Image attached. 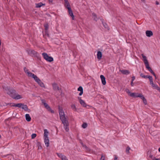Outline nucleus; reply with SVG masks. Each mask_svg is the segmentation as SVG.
Listing matches in <instances>:
<instances>
[{"mask_svg":"<svg viewBox=\"0 0 160 160\" xmlns=\"http://www.w3.org/2000/svg\"><path fill=\"white\" fill-rule=\"evenodd\" d=\"M28 54L31 56H37L38 55V52L32 50H29L28 51Z\"/></svg>","mask_w":160,"mask_h":160,"instance_id":"obj_5","label":"nucleus"},{"mask_svg":"<svg viewBox=\"0 0 160 160\" xmlns=\"http://www.w3.org/2000/svg\"><path fill=\"white\" fill-rule=\"evenodd\" d=\"M65 1V4L68 2V0H64Z\"/></svg>","mask_w":160,"mask_h":160,"instance_id":"obj_57","label":"nucleus"},{"mask_svg":"<svg viewBox=\"0 0 160 160\" xmlns=\"http://www.w3.org/2000/svg\"><path fill=\"white\" fill-rule=\"evenodd\" d=\"M140 76L142 77V78H143V76H144V75H143V74L142 73H141L140 74Z\"/></svg>","mask_w":160,"mask_h":160,"instance_id":"obj_54","label":"nucleus"},{"mask_svg":"<svg viewBox=\"0 0 160 160\" xmlns=\"http://www.w3.org/2000/svg\"><path fill=\"white\" fill-rule=\"evenodd\" d=\"M130 149V148L129 146L127 147L126 150V152L127 154H128L129 153V151Z\"/></svg>","mask_w":160,"mask_h":160,"instance_id":"obj_32","label":"nucleus"},{"mask_svg":"<svg viewBox=\"0 0 160 160\" xmlns=\"http://www.w3.org/2000/svg\"><path fill=\"white\" fill-rule=\"evenodd\" d=\"M45 27V32H47V31L48 29L49 25L48 23H46L44 25Z\"/></svg>","mask_w":160,"mask_h":160,"instance_id":"obj_25","label":"nucleus"},{"mask_svg":"<svg viewBox=\"0 0 160 160\" xmlns=\"http://www.w3.org/2000/svg\"><path fill=\"white\" fill-rule=\"evenodd\" d=\"M10 105L12 107H15L14 105H15V103H10Z\"/></svg>","mask_w":160,"mask_h":160,"instance_id":"obj_48","label":"nucleus"},{"mask_svg":"<svg viewBox=\"0 0 160 160\" xmlns=\"http://www.w3.org/2000/svg\"><path fill=\"white\" fill-rule=\"evenodd\" d=\"M150 77V76H148V75H144V76H143V78H149V77Z\"/></svg>","mask_w":160,"mask_h":160,"instance_id":"obj_45","label":"nucleus"},{"mask_svg":"<svg viewBox=\"0 0 160 160\" xmlns=\"http://www.w3.org/2000/svg\"><path fill=\"white\" fill-rule=\"evenodd\" d=\"M97 58L100 60L102 57V53L100 51H98L97 54Z\"/></svg>","mask_w":160,"mask_h":160,"instance_id":"obj_15","label":"nucleus"},{"mask_svg":"<svg viewBox=\"0 0 160 160\" xmlns=\"http://www.w3.org/2000/svg\"><path fill=\"white\" fill-rule=\"evenodd\" d=\"M48 111H50L52 113H54V111L53 110H52L50 108V109H48Z\"/></svg>","mask_w":160,"mask_h":160,"instance_id":"obj_46","label":"nucleus"},{"mask_svg":"<svg viewBox=\"0 0 160 160\" xmlns=\"http://www.w3.org/2000/svg\"><path fill=\"white\" fill-rule=\"evenodd\" d=\"M149 77V78L148 79L150 81V84L151 85L154 83L153 82V78L151 76H150V77Z\"/></svg>","mask_w":160,"mask_h":160,"instance_id":"obj_29","label":"nucleus"},{"mask_svg":"<svg viewBox=\"0 0 160 160\" xmlns=\"http://www.w3.org/2000/svg\"><path fill=\"white\" fill-rule=\"evenodd\" d=\"M65 5L67 8H68V7H70V5H69V2H68V3L65 4Z\"/></svg>","mask_w":160,"mask_h":160,"instance_id":"obj_42","label":"nucleus"},{"mask_svg":"<svg viewBox=\"0 0 160 160\" xmlns=\"http://www.w3.org/2000/svg\"><path fill=\"white\" fill-rule=\"evenodd\" d=\"M22 109H24L25 111H27L28 110V106L27 105H23L22 106V107H21Z\"/></svg>","mask_w":160,"mask_h":160,"instance_id":"obj_26","label":"nucleus"},{"mask_svg":"<svg viewBox=\"0 0 160 160\" xmlns=\"http://www.w3.org/2000/svg\"><path fill=\"white\" fill-rule=\"evenodd\" d=\"M42 103L44 105V103H46L45 102V101L44 99H41V100Z\"/></svg>","mask_w":160,"mask_h":160,"instance_id":"obj_49","label":"nucleus"},{"mask_svg":"<svg viewBox=\"0 0 160 160\" xmlns=\"http://www.w3.org/2000/svg\"><path fill=\"white\" fill-rule=\"evenodd\" d=\"M133 82L132 81L131 82V85L132 86H133L134 85V84Z\"/></svg>","mask_w":160,"mask_h":160,"instance_id":"obj_53","label":"nucleus"},{"mask_svg":"<svg viewBox=\"0 0 160 160\" xmlns=\"http://www.w3.org/2000/svg\"><path fill=\"white\" fill-rule=\"evenodd\" d=\"M15 95L13 98L16 100H18L22 98V96L19 95L16 92L15 93Z\"/></svg>","mask_w":160,"mask_h":160,"instance_id":"obj_8","label":"nucleus"},{"mask_svg":"<svg viewBox=\"0 0 160 160\" xmlns=\"http://www.w3.org/2000/svg\"><path fill=\"white\" fill-rule=\"evenodd\" d=\"M152 160H160V158H156L154 157L152 158Z\"/></svg>","mask_w":160,"mask_h":160,"instance_id":"obj_51","label":"nucleus"},{"mask_svg":"<svg viewBox=\"0 0 160 160\" xmlns=\"http://www.w3.org/2000/svg\"><path fill=\"white\" fill-rule=\"evenodd\" d=\"M3 88L6 91V92L10 97L13 98L15 95L16 91L14 89H11L10 87H8L2 86Z\"/></svg>","mask_w":160,"mask_h":160,"instance_id":"obj_2","label":"nucleus"},{"mask_svg":"<svg viewBox=\"0 0 160 160\" xmlns=\"http://www.w3.org/2000/svg\"><path fill=\"white\" fill-rule=\"evenodd\" d=\"M138 97L142 99L143 100V99H144L145 98L144 96L142 94H140L139 96H138Z\"/></svg>","mask_w":160,"mask_h":160,"instance_id":"obj_38","label":"nucleus"},{"mask_svg":"<svg viewBox=\"0 0 160 160\" xmlns=\"http://www.w3.org/2000/svg\"><path fill=\"white\" fill-rule=\"evenodd\" d=\"M146 34L148 37H151L153 35V33L151 31L147 30L146 31Z\"/></svg>","mask_w":160,"mask_h":160,"instance_id":"obj_9","label":"nucleus"},{"mask_svg":"<svg viewBox=\"0 0 160 160\" xmlns=\"http://www.w3.org/2000/svg\"><path fill=\"white\" fill-rule=\"evenodd\" d=\"M15 107H18V108H21L23 106V104L21 103H18L17 104H15Z\"/></svg>","mask_w":160,"mask_h":160,"instance_id":"obj_27","label":"nucleus"},{"mask_svg":"<svg viewBox=\"0 0 160 160\" xmlns=\"http://www.w3.org/2000/svg\"><path fill=\"white\" fill-rule=\"evenodd\" d=\"M44 142L46 146L48 147L49 145L48 138H44Z\"/></svg>","mask_w":160,"mask_h":160,"instance_id":"obj_11","label":"nucleus"},{"mask_svg":"<svg viewBox=\"0 0 160 160\" xmlns=\"http://www.w3.org/2000/svg\"><path fill=\"white\" fill-rule=\"evenodd\" d=\"M82 127L84 128H86L87 126V124L86 123H84L82 125Z\"/></svg>","mask_w":160,"mask_h":160,"instance_id":"obj_35","label":"nucleus"},{"mask_svg":"<svg viewBox=\"0 0 160 160\" xmlns=\"http://www.w3.org/2000/svg\"><path fill=\"white\" fill-rule=\"evenodd\" d=\"M135 79V77L134 76H133L132 77V81H133Z\"/></svg>","mask_w":160,"mask_h":160,"instance_id":"obj_52","label":"nucleus"},{"mask_svg":"<svg viewBox=\"0 0 160 160\" xmlns=\"http://www.w3.org/2000/svg\"><path fill=\"white\" fill-rule=\"evenodd\" d=\"M100 77L101 79L102 84L103 85H105L106 84V81L105 77L103 75H101Z\"/></svg>","mask_w":160,"mask_h":160,"instance_id":"obj_10","label":"nucleus"},{"mask_svg":"<svg viewBox=\"0 0 160 160\" xmlns=\"http://www.w3.org/2000/svg\"><path fill=\"white\" fill-rule=\"evenodd\" d=\"M24 70L26 73L27 72H27H28V70L26 67L24 68Z\"/></svg>","mask_w":160,"mask_h":160,"instance_id":"obj_47","label":"nucleus"},{"mask_svg":"<svg viewBox=\"0 0 160 160\" xmlns=\"http://www.w3.org/2000/svg\"><path fill=\"white\" fill-rule=\"evenodd\" d=\"M59 113L60 116V119L63 124L64 127L66 132L69 131V123L68 120L66 118L64 112L62 108L60 106L58 107Z\"/></svg>","mask_w":160,"mask_h":160,"instance_id":"obj_1","label":"nucleus"},{"mask_svg":"<svg viewBox=\"0 0 160 160\" xmlns=\"http://www.w3.org/2000/svg\"><path fill=\"white\" fill-rule=\"evenodd\" d=\"M155 77V79H157V77H156V74H155V76H154Z\"/></svg>","mask_w":160,"mask_h":160,"instance_id":"obj_63","label":"nucleus"},{"mask_svg":"<svg viewBox=\"0 0 160 160\" xmlns=\"http://www.w3.org/2000/svg\"><path fill=\"white\" fill-rule=\"evenodd\" d=\"M102 22L103 24V26L105 27V28H108V25L105 22H104L103 21H102Z\"/></svg>","mask_w":160,"mask_h":160,"instance_id":"obj_37","label":"nucleus"},{"mask_svg":"<svg viewBox=\"0 0 160 160\" xmlns=\"http://www.w3.org/2000/svg\"><path fill=\"white\" fill-rule=\"evenodd\" d=\"M49 2L52 3V2L53 0H48Z\"/></svg>","mask_w":160,"mask_h":160,"instance_id":"obj_59","label":"nucleus"},{"mask_svg":"<svg viewBox=\"0 0 160 160\" xmlns=\"http://www.w3.org/2000/svg\"><path fill=\"white\" fill-rule=\"evenodd\" d=\"M44 106L48 110V109H50V107L49 106V105L47 103H44Z\"/></svg>","mask_w":160,"mask_h":160,"instance_id":"obj_34","label":"nucleus"},{"mask_svg":"<svg viewBox=\"0 0 160 160\" xmlns=\"http://www.w3.org/2000/svg\"><path fill=\"white\" fill-rule=\"evenodd\" d=\"M53 89L54 90H58L61 93V95L62 96V91L61 88H60L57 84L56 83H54L52 84Z\"/></svg>","mask_w":160,"mask_h":160,"instance_id":"obj_4","label":"nucleus"},{"mask_svg":"<svg viewBox=\"0 0 160 160\" xmlns=\"http://www.w3.org/2000/svg\"><path fill=\"white\" fill-rule=\"evenodd\" d=\"M126 92H127V93L130 96V94H131V93H132V92H131L128 89H126Z\"/></svg>","mask_w":160,"mask_h":160,"instance_id":"obj_39","label":"nucleus"},{"mask_svg":"<svg viewBox=\"0 0 160 160\" xmlns=\"http://www.w3.org/2000/svg\"><path fill=\"white\" fill-rule=\"evenodd\" d=\"M158 151H159V152H160V148H159V149H158Z\"/></svg>","mask_w":160,"mask_h":160,"instance_id":"obj_64","label":"nucleus"},{"mask_svg":"<svg viewBox=\"0 0 160 160\" xmlns=\"http://www.w3.org/2000/svg\"><path fill=\"white\" fill-rule=\"evenodd\" d=\"M42 6H45V4H43L42 2L36 4V7L37 8H40Z\"/></svg>","mask_w":160,"mask_h":160,"instance_id":"obj_18","label":"nucleus"},{"mask_svg":"<svg viewBox=\"0 0 160 160\" xmlns=\"http://www.w3.org/2000/svg\"><path fill=\"white\" fill-rule=\"evenodd\" d=\"M140 93H132L130 94V96L133 98H137L138 97Z\"/></svg>","mask_w":160,"mask_h":160,"instance_id":"obj_13","label":"nucleus"},{"mask_svg":"<svg viewBox=\"0 0 160 160\" xmlns=\"http://www.w3.org/2000/svg\"><path fill=\"white\" fill-rule=\"evenodd\" d=\"M68 12L69 15L72 17V19L73 20H74V16L71 8L70 7H68Z\"/></svg>","mask_w":160,"mask_h":160,"instance_id":"obj_7","label":"nucleus"},{"mask_svg":"<svg viewBox=\"0 0 160 160\" xmlns=\"http://www.w3.org/2000/svg\"><path fill=\"white\" fill-rule=\"evenodd\" d=\"M80 104L84 107H86L87 105L85 102L82 100H81L79 102Z\"/></svg>","mask_w":160,"mask_h":160,"instance_id":"obj_19","label":"nucleus"},{"mask_svg":"<svg viewBox=\"0 0 160 160\" xmlns=\"http://www.w3.org/2000/svg\"><path fill=\"white\" fill-rule=\"evenodd\" d=\"M44 58L47 61L51 62L53 60V58L50 56H49L47 53H43L42 54Z\"/></svg>","mask_w":160,"mask_h":160,"instance_id":"obj_3","label":"nucleus"},{"mask_svg":"<svg viewBox=\"0 0 160 160\" xmlns=\"http://www.w3.org/2000/svg\"><path fill=\"white\" fill-rule=\"evenodd\" d=\"M65 5L67 8H68V7H70V5H69V2H68V3L65 4Z\"/></svg>","mask_w":160,"mask_h":160,"instance_id":"obj_43","label":"nucleus"},{"mask_svg":"<svg viewBox=\"0 0 160 160\" xmlns=\"http://www.w3.org/2000/svg\"><path fill=\"white\" fill-rule=\"evenodd\" d=\"M78 91L80 92L79 93V95L81 96L83 93V89L82 88L81 86H80L78 89Z\"/></svg>","mask_w":160,"mask_h":160,"instance_id":"obj_16","label":"nucleus"},{"mask_svg":"<svg viewBox=\"0 0 160 160\" xmlns=\"http://www.w3.org/2000/svg\"><path fill=\"white\" fill-rule=\"evenodd\" d=\"M144 64L146 66V68L148 69V70L149 69H150L151 67H150L149 66V64L148 62H145V63H144Z\"/></svg>","mask_w":160,"mask_h":160,"instance_id":"obj_28","label":"nucleus"},{"mask_svg":"<svg viewBox=\"0 0 160 160\" xmlns=\"http://www.w3.org/2000/svg\"><path fill=\"white\" fill-rule=\"evenodd\" d=\"M82 146L83 147L85 148L86 147H87V146H86V145H84H84H83Z\"/></svg>","mask_w":160,"mask_h":160,"instance_id":"obj_60","label":"nucleus"},{"mask_svg":"<svg viewBox=\"0 0 160 160\" xmlns=\"http://www.w3.org/2000/svg\"><path fill=\"white\" fill-rule=\"evenodd\" d=\"M44 138H48V134L49 133V132L46 129H45L44 130Z\"/></svg>","mask_w":160,"mask_h":160,"instance_id":"obj_14","label":"nucleus"},{"mask_svg":"<svg viewBox=\"0 0 160 160\" xmlns=\"http://www.w3.org/2000/svg\"><path fill=\"white\" fill-rule=\"evenodd\" d=\"M85 148L87 151H89L90 150V149L87 146Z\"/></svg>","mask_w":160,"mask_h":160,"instance_id":"obj_50","label":"nucleus"},{"mask_svg":"<svg viewBox=\"0 0 160 160\" xmlns=\"http://www.w3.org/2000/svg\"><path fill=\"white\" fill-rule=\"evenodd\" d=\"M117 158H118L115 155V156L114 160H117Z\"/></svg>","mask_w":160,"mask_h":160,"instance_id":"obj_55","label":"nucleus"},{"mask_svg":"<svg viewBox=\"0 0 160 160\" xmlns=\"http://www.w3.org/2000/svg\"><path fill=\"white\" fill-rule=\"evenodd\" d=\"M156 5H158L159 4V2L158 1H156Z\"/></svg>","mask_w":160,"mask_h":160,"instance_id":"obj_58","label":"nucleus"},{"mask_svg":"<svg viewBox=\"0 0 160 160\" xmlns=\"http://www.w3.org/2000/svg\"><path fill=\"white\" fill-rule=\"evenodd\" d=\"M37 136V135L35 133H33L31 135V137L32 139H34Z\"/></svg>","mask_w":160,"mask_h":160,"instance_id":"obj_40","label":"nucleus"},{"mask_svg":"<svg viewBox=\"0 0 160 160\" xmlns=\"http://www.w3.org/2000/svg\"><path fill=\"white\" fill-rule=\"evenodd\" d=\"M78 98L79 100V102H80V100H82L81 99V97H78Z\"/></svg>","mask_w":160,"mask_h":160,"instance_id":"obj_56","label":"nucleus"},{"mask_svg":"<svg viewBox=\"0 0 160 160\" xmlns=\"http://www.w3.org/2000/svg\"><path fill=\"white\" fill-rule=\"evenodd\" d=\"M152 87L154 89L157 90L159 88V87L157 85L155 84L154 83L151 84Z\"/></svg>","mask_w":160,"mask_h":160,"instance_id":"obj_24","label":"nucleus"},{"mask_svg":"<svg viewBox=\"0 0 160 160\" xmlns=\"http://www.w3.org/2000/svg\"><path fill=\"white\" fill-rule=\"evenodd\" d=\"M27 74H28V76L29 77H32H32L34 76V74L31 73V72H27Z\"/></svg>","mask_w":160,"mask_h":160,"instance_id":"obj_30","label":"nucleus"},{"mask_svg":"<svg viewBox=\"0 0 160 160\" xmlns=\"http://www.w3.org/2000/svg\"><path fill=\"white\" fill-rule=\"evenodd\" d=\"M158 90L160 92V88H159L157 90Z\"/></svg>","mask_w":160,"mask_h":160,"instance_id":"obj_62","label":"nucleus"},{"mask_svg":"<svg viewBox=\"0 0 160 160\" xmlns=\"http://www.w3.org/2000/svg\"><path fill=\"white\" fill-rule=\"evenodd\" d=\"M32 78L34 79V80L37 82L38 81H40V79L35 75H34V76L32 77Z\"/></svg>","mask_w":160,"mask_h":160,"instance_id":"obj_22","label":"nucleus"},{"mask_svg":"<svg viewBox=\"0 0 160 160\" xmlns=\"http://www.w3.org/2000/svg\"><path fill=\"white\" fill-rule=\"evenodd\" d=\"M25 118L26 120L28 122H30L31 120V118L29 115L28 114H26L25 115Z\"/></svg>","mask_w":160,"mask_h":160,"instance_id":"obj_17","label":"nucleus"},{"mask_svg":"<svg viewBox=\"0 0 160 160\" xmlns=\"http://www.w3.org/2000/svg\"><path fill=\"white\" fill-rule=\"evenodd\" d=\"M65 5L67 8H68V7H70V5H69V2H68V3L65 4Z\"/></svg>","mask_w":160,"mask_h":160,"instance_id":"obj_44","label":"nucleus"},{"mask_svg":"<svg viewBox=\"0 0 160 160\" xmlns=\"http://www.w3.org/2000/svg\"><path fill=\"white\" fill-rule=\"evenodd\" d=\"M80 143L81 144V145H82V146L84 145V144H83V143H82V142H80Z\"/></svg>","mask_w":160,"mask_h":160,"instance_id":"obj_61","label":"nucleus"},{"mask_svg":"<svg viewBox=\"0 0 160 160\" xmlns=\"http://www.w3.org/2000/svg\"><path fill=\"white\" fill-rule=\"evenodd\" d=\"M105 156L103 154H102L100 160H105Z\"/></svg>","mask_w":160,"mask_h":160,"instance_id":"obj_33","label":"nucleus"},{"mask_svg":"<svg viewBox=\"0 0 160 160\" xmlns=\"http://www.w3.org/2000/svg\"><path fill=\"white\" fill-rule=\"evenodd\" d=\"M149 72H150L154 76H155V73H154V72H153V71H152V69H151V68H150V69H149L148 70Z\"/></svg>","mask_w":160,"mask_h":160,"instance_id":"obj_36","label":"nucleus"},{"mask_svg":"<svg viewBox=\"0 0 160 160\" xmlns=\"http://www.w3.org/2000/svg\"><path fill=\"white\" fill-rule=\"evenodd\" d=\"M142 56L143 58V60L144 62V63L145 62H148L147 59V57L146 56L144 55L143 54H142Z\"/></svg>","mask_w":160,"mask_h":160,"instance_id":"obj_21","label":"nucleus"},{"mask_svg":"<svg viewBox=\"0 0 160 160\" xmlns=\"http://www.w3.org/2000/svg\"><path fill=\"white\" fill-rule=\"evenodd\" d=\"M72 108L74 111H76L77 110L76 108L75 105L74 104H72L71 105Z\"/></svg>","mask_w":160,"mask_h":160,"instance_id":"obj_31","label":"nucleus"},{"mask_svg":"<svg viewBox=\"0 0 160 160\" xmlns=\"http://www.w3.org/2000/svg\"><path fill=\"white\" fill-rule=\"evenodd\" d=\"M92 15L94 20L96 21H97L98 19L97 17V15L94 12L92 13Z\"/></svg>","mask_w":160,"mask_h":160,"instance_id":"obj_23","label":"nucleus"},{"mask_svg":"<svg viewBox=\"0 0 160 160\" xmlns=\"http://www.w3.org/2000/svg\"><path fill=\"white\" fill-rule=\"evenodd\" d=\"M143 102L145 104V105H146L147 104V100L145 98H144V99H143Z\"/></svg>","mask_w":160,"mask_h":160,"instance_id":"obj_41","label":"nucleus"},{"mask_svg":"<svg viewBox=\"0 0 160 160\" xmlns=\"http://www.w3.org/2000/svg\"><path fill=\"white\" fill-rule=\"evenodd\" d=\"M120 71L123 74L125 75H127L128 74L130 73V72L128 70H120Z\"/></svg>","mask_w":160,"mask_h":160,"instance_id":"obj_12","label":"nucleus"},{"mask_svg":"<svg viewBox=\"0 0 160 160\" xmlns=\"http://www.w3.org/2000/svg\"><path fill=\"white\" fill-rule=\"evenodd\" d=\"M42 87L45 88V86L43 82L40 80V81H38L37 82Z\"/></svg>","mask_w":160,"mask_h":160,"instance_id":"obj_20","label":"nucleus"},{"mask_svg":"<svg viewBox=\"0 0 160 160\" xmlns=\"http://www.w3.org/2000/svg\"><path fill=\"white\" fill-rule=\"evenodd\" d=\"M57 154L62 160H68L66 156L61 153H57Z\"/></svg>","mask_w":160,"mask_h":160,"instance_id":"obj_6","label":"nucleus"}]
</instances>
